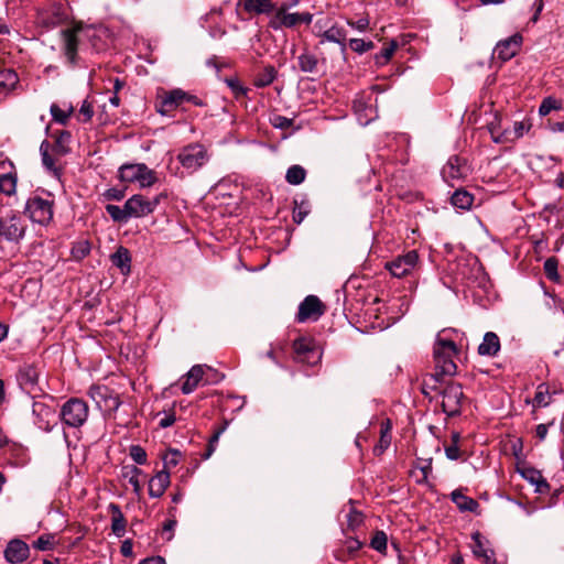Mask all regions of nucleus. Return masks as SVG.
Here are the masks:
<instances>
[{"instance_id": "obj_55", "label": "nucleus", "mask_w": 564, "mask_h": 564, "mask_svg": "<svg viewBox=\"0 0 564 564\" xmlns=\"http://www.w3.org/2000/svg\"><path fill=\"white\" fill-rule=\"evenodd\" d=\"M129 454L134 463H137L139 465H144L147 463V457H148L147 452L140 445H132L130 447Z\"/></svg>"}, {"instance_id": "obj_7", "label": "nucleus", "mask_w": 564, "mask_h": 564, "mask_svg": "<svg viewBox=\"0 0 564 564\" xmlns=\"http://www.w3.org/2000/svg\"><path fill=\"white\" fill-rule=\"evenodd\" d=\"M88 395L96 403L97 408L107 414L115 413L121 404L119 394L105 384L91 386L88 390Z\"/></svg>"}, {"instance_id": "obj_29", "label": "nucleus", "mask_w": 564, "mask_h": 564, "mask_svg": "<svg viewBox=\"0 0 564 564\" xmlns=\"http://www.w3.org/2000/svg\"><path fill=\"white\" fill-rule=\"evenodd\" d=\"M471 538L474 541L471 546L474 555L482 560L484 564H496L494 552L485 546L481 534L479 532H475Z\"/></svg>"}, {"instance_id": "obj_47", "label": "nucleus", "mask_w": 564, "mask_h": 564, "mask_svg": "<svg viewBox=\"0 0 564 564\" xmlns=\"http://www.w3.org/2000/svg\"><path fill=\"white\" fill-rule=\"evenodd\" d=\"M551 393L549 391V387L545 384H540L536 389V392L533 398V406L535 408H544L551 403Z\"/></svg>"}, {"instance_id": "obj_23", "label": "nucleus", "mask_w": 564, "mask_h": 564, "mask_svg": "<svg viewBox=\"0 0 564 564\" xmlns=\"http://www.w3.org/2000/svg\"><path fill=\"white\" fill-rule=\"evenodd\" d=\"M171 484V475L166 470H159L149 480V495L152 498H160L164 495Z\"/></svg>"}, {"instance_id": "obj_26", "label": "nucleus", "mask_w": 564, "mask_h": 564, "mask_svg": "<svg viewBox=\"0 0 564 564\" xmlns=\"http://www.w3.org/2000/svg\"><path fill=\"white\" fill-rule=\"evenodd\" d=\"M500 350V339L494 332H487L484 335L482 341L478 346V354L480 356L495 357Z\"/></svg>"}, {"instance_id": "obj_21", "label": "nucleus", "mask_w": 564, "mask_h": 564, "mask_svg": "<svg viewBox=\"0 0 564 564\" xmlns=\"http://www.w3.org/2000/svg\"><path fill=\"white\" fill-rule=\"evenodd\" d=\"M466 174V166L462 163V160L453 155L448 159L446 164L443 166L442 175L447 183L458 181ZM453 186V184H451Z\"/></svg>"}, {"instance_id": "obj_61", "label": "nucleus", "mask_w": 564, "mask_h": 564, "mask_svg": "<svg viewBox=\"0 0 564 564\" xmlns=\"http://www.w3.org/2000/svg\"><path fill=\"white\" fill-rule=\"evenodd\" d=\"M79 115H82L83 121H89L94 115L93 105L86 99L83 101L82 107L79 109Z\"/></svg>"}, {"instance_id": "obj_1", "label": "nucleus", "mask_w": 564, "mask_h": 564, "mask_svg": "<svg viewBox=\"0 0 564 564\" xmlns=\"http://www.w3.org/2000/svg\"><path fill=\"white\" fill-rule=\"evenodd\" d=\"M458 348L452 339H447L438 333L433 347V359L435 371L438 375L452 377L457 371L454 357L457 356Z\"/></svg>"}, {"instance_id": "obj_32", "label": "nucleus", "mask_w": 564, "mask_h": 564, "mask_svg": "<svg viewBox=\"0 0 564 564\" xmlns=\"http://www.w3.org/2000/svg\"><path fill=\"white\" fill-rule=\"evenodd\" d=\"M451 498L460 511L476 512L479 508V503L475 499L465 496L460 490H454Z\"/></svg>"}, {"instance_id": "obj_36", "label": "nucleus", "mask_w": 564, "mask_h": 564, "mask_svg": "<svg viewBox=\"0 0 564 564\" xmlns=\"http://www.w3.org/2000/svg\"><path fill=\"white\" fill-rule=\"evenodd\" d=\"M276 75L278 72L275 67L272 65H267L254 76L253 85L258 88L267 87L275 80Z\"/></svg>"}, {"instance_id": "obj_50", "label": "nucleus", "mask_w": 564, "mask_h": 564, "mask_svg": "<svg viewBox=\"0 0 564 564\" xmlns=\"http://www.w3.org/2000/svg\"><path fill=\"white\" fill-rule=\"evenodd\" d=\"M50 111L54 121L61 124H66L68 118L73 112V107L70 106L67 110H64L58 105L52 104Z\"/></svg>"}, {"instance_id": "obj_49", "label": "nucleus", "mask_w": 564, "mask_h": 564, "mask_svg": "<svg viewBox=\"0 0 564 564\" xmlns=\"http://www.w3.org/2000/svg\"><path fill=\"white\" fill-rule=\"evenodd\" d=\"M388 536L383 531H376L370 541V546L381 554H386Z\"/></svg>"}, {"instance_id": "obj_54", "label": "nucleus", "mask_w": 564, "mask_h": 564, "mask_svg": "<svg viewBox=\"0 0 564 564\" xmlns=\"http://www.w3.org/2000/svg\"><path fill=\"white\" fill-rule=\"evenodd\" d=\"M158 417H160L159 420V426L161 429H166V427H170L172 426L175 421H176V416H175V412L173 410L171 411H163V412H159L156 414Z\"/></svg>"}, {"instance_id": "obj_57", "label": "nucleus", "mask_w": 564, "mask_h": 564, "mask_svg": "<svg viewBox=\"0 0 564 564\" xmlns=\"http://www.w3.org/2000/svg\"><path fill=\"white\" fill-rule=\"evenodd\" d=\"M271 124L278 129H288L293 124V119L281 115H275L273 118H271Z\"/></svg>"}, {"instance_id": "obj_39", "label": "nucleus", "mask_w": 564, "mask_h": 564, "mask_svg": "<svg viewBox=\"0 0 564 564\" xmlns=\"http://www.w3.org/2000/svg\"><path fill=\"white\" fill-rule=\"evenodd\" d=\"M543 270L545 276L553 283L561 284L562 279L558 273V260L555 257H550L544 261Z\"/></svg>"}, {"instance_id": "obj_8", "label": "nucleus", "mask_w": 564, "mask_h": 564, "mask_svg": "<svg viewBox=\"0 0 564 564\" xmlns=\"http://www.w3.org/2000/svg\"><path fill=\"white\" fill-rule=\"evenodd\" d=\"M166 198L165 193H161L153 197L152 199L147 198L141 194L132 195L129 199H127V212L130 215V218H142L150 214H152L160 202Z\"/></svg>"}, {"instance_id": "obj_24", "label": "nucleus", "mask_w": 564, "mask_h": 564, "mask_svg": "<svg viewBox=\"0 0 564 564\" xmlns=\"http://www.w3.org/2000/svg\"><path fill=\"white\" fill-rule=\"evenodd\" d=\"M17 379L22 389L32 392L37 384L39 371L33 365H24L19 369Z\"/></svg>"}, {"instance_id": "obj_15", "label": "nucleus", "mask_w": 564, "mask_h": 564, "mask_svg": "<svg viewBox=\"0 0 564 564\" xmlns=\"http://www.w3.org/2000/svg\"><path fill=\"white\" fill-rule=\"evenodd\" d=\"M185 91L181 88L162 90L156 98L155 108L162 116H169L185 102Z\"/></svg>"}, {"instance_id": "obj_10", "label": "nucleus", "mask_w": 564, "mask_h": 564, "mask_svg": "<svg viewBox=\"0 0 564 564\" xmlns=\"http://www.w3.org/2000/svg\"><path fill=\"white\" fill-rule=\"evenodd\" d=\"M440 395H442V409L446 415L456 416L460 413L464 392L459 383L446 382Z\"/></svg>"}, {"instance_id": "obj_45", "label": "nucleus", "mask_w": 564, "mask_h": 564, "mask_svg": "<svg viewBox=\"0 0 564 564\" xmlns=\"http://www.w3.org/2000/svg\"><path fill=\"white\" fill-rule=\"evenodd\" d=\"M106 210L113 221L127 223L130 219V215L127 212V203H124L123 207L109 204L106 206Z\"/></svg>"}, {"instance_id": "obj_37", "label": "nucleus", "mask_w": 564, "mask_h": 564, "mask_svg": "<svg viewBox=\"0 0 564 564\" xmlns=\"http://www.w3.org/2000/svg\"><path fill=\"white\" fill-rule=\"evenodd\" d=\"M451 203L456 208L469 209L474 203V196L465 189H456L451 197Z\"/></svg>"}, {"instance_id": "obj_42", "label": "nucleus", "mask_w": 564, "mask_h": 564, "mask_svg": "<svg viewBox=\"0 0 564 564\" xmlns=\"http://www.w3.org/2000/svg\"><path fill=\"white\" fill-rule=\"evenodd\" d=\"M182 453L177 449L170 448L162 455L163 460V469L169 474L173 468H175L181 462Z\"/></svg>"}, {"instance_id": "obj_20", "label": "nucleus", "mask_w": 564, "mask_h": 564, "mask_svg": "<svg viewBox=\"0 0 564 564\" xmlns=\"http://www.w3.org/2000/svg\"><path fill=\"white\" fill-rule=\"evenodd\" d=\"M40 153L44 167L51 172L53 176L59 178L62 167L58 164V161L62 156L55 155V153L51 151V143L47 140L42 141L40 145Z\"/></svg>"}, {"instance_id": "obj_63", "label": "nucleus", "mask_w": 564, "mask_h": 564, "mask_svg": "<svg viewBox=\"0 0 564 564\" xmlns=\"http://www.w3.org/2000/svg\"><path fill=\"white\" fill-rule=\"evenodd\" d=\"M348 25H350L351 28L360 31V32H364L368 29L369 26V19L367 18H361L359 19L358 21H348Z\"/></svg>"}, {"instance_id": "obj_11", "label": "nucleus", "mask_w": 564, "mask_h": 564, "mask_svg": "<svg viewBox=\"0 0 564 564\" xmlns=\"http://www.w3.org/2000/svg\"><path fill=\"white\" fill-rule=\"evenodd\" d=\"M419 265V253L415 250H410L404 254L398 256L391 261H388L384 268L394 278H404L410 275Z\"/></svg>"}, {"instance_id": "obj_53", "label": "nucleus", "mask_w": 564, "mask_h": 564, "mask_svg": "<svg viewBox=\"0 0 564 564\" xmlns=\"http://www.w3.org/2000/svg\"><path fill=\"white\" fill-rule=\"evenodd\" d=\"M349 46L354 52L362 54L365 52L372 50L375 44L371 41L366 42L361 39H351L349 41Z\"/></svg>"}, {"instance_id": "obj_60", "label": "nucleus", "mask_w": 564, "mask_h": 564, "mask_svg": "<svg viewBox=\"0 0 564 564\" xmlns=\"http://www.w3.org/2000/svg\"><path fill=\"white\" fill-rule=\"evenodd\" d=\"M51 538L47 535H41L33 544L36 550L47 551L52 549Z\"/></svg>"}, {"instance_id": "obj_44", "label": "nucleus", "mask_w": 564, "mask_h": 564, "mask_svg": "<svg viewBox=\"0 0 564 564\" xmlns=\"http://www.w3.org/2000/svg\"><path fill=\"white\" fill-rule=\"evenodd\" d=\"M398 48V42L395 40H392L386 45L380 53L376 54L375 61L377 65H386L391 57L393 56L394 52Z\"/></svg>"}, {"instance_id": "obj_38", "label": "nucleus", "mask_w": 564, "mask_h": 564, "mask_svg": "<svg viewBox=\"0 0 564 564\" xmlns=\"http://www.w3.org/2000/svg\"><path fill=\"white\" fill-rule=\"evenodd\" d=\"M70 133L68 131H61L55 139V143L51 144V151L55 153V155L64 156L69 152V143Z\"/></svg>"}, {"instance_id": "obj_46", "label": "nucleus", "mask_w": 564, "mask_h": 564, "mask_svg": "<svg viewBox=\"0 0 564 564\" xmlns=\"http://www.w3.org/2000/svg\"><path fill=\"white\" fill-rule=\"evenodd\" d=\"M90 252V242L87 239H82L73 243L70 254L73 259L80 261L86 258Z\"/></svg>"}, {"instance_id": "obj_41", "label": "nucleus", "mask_w": 564, "mask_h": 564, "mask_svg": "<svg viewBox=\"0 0 564 564\" xmlns=\"http://www.w3.org/2000/svg\"><path fill=\"white\" fill-rule=\"evenodd\" d=\"M306 177V171L301 165H292L288 169L285 180L291 185H300Z\"/></svg>"}, {"instance_id": "obj_35", "label": "nucleus", "mask_w": 564, "mask_h": 564, "mask_svg": "<svg viewBox=\"0 0 564 564\" xmlns=\"http://www.w3.org/2000/svg\"><path fill=\"white\" fill-rule=\"evenodd\" d=\"M299 68L303 73H316L318 67V58L315 54L304 50L297 57Z\"/></svg>"}, {"instance_id": "obj_59", "label": "nucleus", "mask_w": 564, "mask_h": 564, "mask_svg": "<svg viewBox=\"0 0 564 564\" xmlns=\"http://www.w3.org/2000/svg\"><path fill=\"white\" fill-rule=\"evenodd\" d=\"M175 525H176V520H174V519H170L164 522L163 528H162V536L164 540H166V541L172 540L173 530H174Z\"/></svg>"}, {"instance_id": "obj_2", "label": "nucleus", "mask_w": 564, "mask_h": 564, "mask_svg": "<svg viewBox=\"0 0 564 564\" xmlns=\"http://www.w3.org/2000/svg\"><path fill=\"white\" fill-rule=\"evenodd\" d=\"M63 40V52L70 64H75L79 44L84 39H91L97 35V31L93 26L75 25L61 32Z\"/></svg>"}, {"instance_id": "obj_4", "label": "nucleus", "mask_w": 564, "mask_h": 564, "mask_svg": "<svg viewBox=\"0 0 564 564\" xmlns=\"http://www.w3.org/2000/svg\"><path fill=\"white\" fill-rule=\"evenodd\" d=\"M26 231V225L21 215L9 209L0 214V237L8 242H20Z\"/></svg>"}, {"instance_id": "obj_56", "label": "nucleus", "mask_w": 564, "mask_h": 564, "mask_svg": "<svg viewBox=\"0 0 564 564\" xmlns=\"http://www.w3.org/2000/svg\"><path fill=\"white\" fill-rule=\"evenodd\" d=\"M530 128L529 124H525L523 121H516L513 123V130L512 131H508V133H510V138L511 140L509 142H513L518 139H520L525 131H528Z\"/></svg>"}, {"instance_id": "obj_5", "label": "nucleus", "mask_w": 564, "mask_h": 564, "mask_svg": "<svg viewBox=\"0 0 564 564\" xmlns=\"http://www.w3.org/2000/svg\"><path fill=\"white\" fill-rule=\"evenodd\" d=\"M89 415L88 404L78 398H70L61 408L58 417L68 427L78 429L83 426Z\"/></svg>"}, {"instance_id": "obj_13", "label": "nucleus", "mask_w": 564, "mask_h": 564, "mask_svg": "<svg viewBox=\"0 0 564 564\" xmlns=\"http://www.w3.org/2000/svg\"><path fill=\"white\" fill-rule=\"evenodd\" d=\"M36 19L39 24L52 29L64 23L68 19V13L62 2H53L39 9Z\"/></svg>"}, {"instance_id": "obj_18", "label": "nucleus", "mask_w": 564, "mask_h": 564, "mask_svg": "<svg viewBox=\"0 0 564 564\" xmlns=\"http://www.w3.org/2000/svg\"><path fill=\"white\" fill-rule=\"evenodd\" d=\"M523 37L521 34L516 33L506 40L497 43L494 50V56L501 62H507L514 57L521 48Z\"/></svg>"}, {"instance_id": "obj_9", "label": "nucleus", "mask_w": 564, "mask_h": 564, "mask_svg": "<svg viewBox=\"0 0 564 564\" xmlns=\"http://www.w3.org/2000/svg\"><path fill=\"white\" fill-rule=\"evenodd\" d=\"M209 159L206 148L199 143H192L184 147L178 155L177 160L182 166L192 172L200 169Z\"/></svg>"}, {"instance_id": "obj_6", "label": "nucleus", "mask_w": 564, "mask_h": 564, "mask_svg": "<svg viewBox=\"0 0 564 564\" xmlns=\"http://www.w3.org/2000/svg\"><path fill=\"white\" fill-rule=\"evenodd\" d=\"M119 177L126 183H139L142 188L150 187L158 181L156 173L144 163L123 164L119 169Z\"/></svg>"}, {"instance_id": "obj_25", "label": "nucleus", "mask_w": 564, "mask_h": 564, "mask_svg": "<svg viewBox=\"0 0 564 564\" xmlns=\"http://www.w3.org/2000/svg\"><path fill=\"white\" fill-rule=\"evenodd\" d=\"M205 370L202 365L193 366L188 372L184 376V382L182 384V392L184 394L192 393L203 380Z\"/></svg>"}, {"instance_id": "obj_34", "label": "nucleus", "mask_w": 564, "mask_h": 564, "mask_svg": "<svg viewBox=\"0 0 564 564\" xmlns=\"http://www.w3.org/2000/svg\"><path fill=\"white\" fill-rule=\"evenodd\" d=\"M391 423L390 420H386L381 423L380 427V440L378 444L373 447V454L376 456H380L389 446L391 443Z\"/></svg>"}, {"instance_id": "obj_22", "label": "nucleus", "mask_w": 564, "mask_h": 564, "mask_svg": "<svg viewBox=\"0 0 564 564\" xmlns=\"http://www.w3.org/2000/svg\"><path fill=\"white\" fill-rule=\"evenodd\" d=\"M444 377L443 375H438L436 371L434 373H429L423 377L421 382V392L429 397L430 399L434 398L435 394H441L444 388Z\"/></svg>"}, {"instance_id": "obj_19", "label": "nucleus", "mask_w": 564, "mask_h": 564, "mask_svg": "<svg viewBox=\"0 0 564 564\" xmlns=\"http://www.w3.org/2000/svg\"><path fill=\"white\" fill-rule=\"evenodd\" d=\"M29 555V545L20 539H13L9 541L4 550V558L10 564L23 563L28 560Z\"/></svg>"}, {"instance_id": "obj_51", "label": "nucleus", "mask_w": 564, "mask_h": 564, "mask_svg": "<svg viewBox=\"0 0 564 564\" xmlns=\"http://www.w3.org/2000/svg\"><path fill=\"white\" fill-rule=\"evenodd\" d=\"M562 108L561 100L553 98V97H546L542 100L540 107H539V113L540 116H546L552 110H560Z\"/></svg>"}, {"instance_id": "obj_33", "label": "nucleus", "mask_w": 564, "mask_h": 564, "mask_svg": "<svg viewBox=\"0 0 564 564\" xmlns=\"http://www.w3.org/2000/svg\"><path fill=\"white\" fill-rule=\"evenodd\" d=\"M322 37L321 43L323 44L325 41L333 42L341 45V51L345 52L346 50V32L343 28H339L337 25H332L327 30H325L321 35Z\"/></svg>"}, {"instance_id": "obj_27", "label": "nucleus", "mask_w": 564, "mask_h": 564, "mask_svg": "<svg viewBox=\"0 0 564 564\" xmlns=\"http://www.w3.org/2000/svg\"><path fill=\"white\" fill-rule=\"evenodd\" d=\"M279 7L272 0H245L243 9L248 13L273 14Z\"/></svg>"}, {"instance_id": "obj_52", "label": "nucleus", "mask_w": 564, "mask_h": 564, "mask_svg": "<svg viewBox=\"0 0 564 564\" xmlns=\"http://www.w3.org/2000/svg\"><path fill=\"white\" fill-rule=\"evenodd\" d=\"M227 86L231 89L235 98H240L247 95L248 88H246L237 77H228L225 79Z\"/></svg>"}, {"instance_id": "obj_62", "label": "nucleus", "mask_w": 564, "mask_h": 564, "mask_svg": "<svg viewBox=\"0 0 564 564\" xmlns=\"http://www.w3.org/2000/svg\"><path fill=\"white\" fill-rule=\"evenodd\" d=\"M445 454H446V457L452 460H457L462 456L460 449H459L458 445H456V444H451V445L446 446Z\"/></svg>"}, {"instance_id": "obj_40", "label": "nucleus", "mask_w": 564, "mask_h": 564, "mask_svg": "<svg viewBox=\"0 0 564 564\" xmlns=\"http://www.w3.org/2000/svg\"><path fill=\"white\" fill-rule=\"evenodd\" d=\"M293 220L300 225L311 212V204L307 198L301 200L294 199L293 202Z\"/></svg>"}, {"instance_id": "obj_30", "label": "nucleus", "mask_w": 564, "mask_h": 564, "mask_svg": "<svg viewBox=\"0 0 564 564\" xmlns=\"http://www.w3.org/2000/svg\"><path fill=\"white\" fill-rule=\"evenodd\" d=\"M19 83L18 74L11 68L0 70V98L8 96V94L15 88Z\"/></svg>"}, {"instance_id": "obj_14", "label": "nucleus", "mask_w": 564, "mask_h": 564, "mask_svg": "<svg viewBox=\"0 0 564 564\" xmlns=\"http://www.w3.org/2000/svg\"><path fill=\"white\" fill-rule=\"evenodd\" d=\"M297 3L299 0L280 3L275 12L271 15L269 26L273 30H280L282 28H294L297 25L300 23L299 12H288L290 8L295 7Z\"/></svg>"}, {"instance_id": "obj_17", "label": "nucleus", "mask_w": 564, "mask_h": 564, "mask_svg": "<svg viewBox=\"0 0 564 564\" xmlns=\"http://www.w3.org/2000/svg\"><path fill=\"white\" fill-rule=\"evenodd\" d=\"M325 307L321 300L315 295H307L299 305L296 321L305 323L307 321H317L324 314Z\"/></svg>"}, {"instance_id": "obj_3", "label": "nucleus", "mask_w": 564, "mask_h": 564, "mask_svg": "<svg viewBox=\"0 0 564 564\" xmlns=\"http://www.w3.org/2000/svg\"><path fill=\"white\" fill-rule=\"evenodd\" d=\"M24 212L31 221L47 226L54 216V198L50 193L46 197L33 195L28 198Z\"/></svg>"}, {"instance_id": "obj_28", "label": "nucleus", "mask_w": 564, "mask_h": 564, "mask_svg": "<svg viewBox=\"0 0 564 564\" xmlns=\"http://www.w3.org/2000/svg\"><path fill=\"white\" fill-rule=\"evenodd\" d=\"M111 513V531L117 538H122L126 533L127 520L117 503L109 505Z\"/></svg>"}, {"instance_id": "obj_48", "label": "nucleus", "mask_w": 564, "mask_h": 564, "mask_svg": "<svg viewBox=\"0 0 564 564\" xmlns=\"http://www.w3.org/2000/svg\"><path fill=\"white\" fill-rule=\"evenodd\" d=\"M490 137L495 143H505L511 140L508 130L500 131L498 120H495L488 126Z\"/></svg>"}, {"instance_id": "obj_58", "label": "nucleus", "mask_w": 564, "mask_h": 564, "mask_svg": "<svg viewBox=\"0 0 564 564\" xmlns=\"http://www.w3.org/2000/svg\"><path fill=\"white\" fill-rule=\"evenodd\" d=\"M225 427H220L218 430H216L214 432V434L212 435V437L209 438V442H208V447H207V453L205 455L206 458H208L215 451L216 448V444L219 440V436L221 435V433L224 432Z\"/></svg>"}, {"instance_id": "obj_31", "label": "nucleus", "mask_w": 564, "mask_h": 564, "mask_svg": "<svg viewBox=\"0 0 564 564\" xmlns=\"http://www.w3.org/2000/svg\"><path fill=\"white\" fill-rule=\"evenodd\" d=\"M111 262L117 267L122 274L127 275L131 271V256L127 248L119 247L117 251L111 254Z\"/></svg>"}, {"instance_id": "obj_12", "label": "nucleus", "mask_w": 564, "mask_h": 564, "mask_svg": "<svg viewBox=\"0 0 564 564\" xmlns=\"http://www.w3.org/2000/svg\"><path fill=\"white\" fill-rule=\"evenodd\" d=\"M296 359L308 365H316L322 358V351L312 337H299L293 341Z\"/></svg>"}, {"instance_id": "obj_16", "label": "nucleus", "mask_w": 564, "mask_h": 564, "mask_svg": "<svg viewBox=\"0 0 564 564\" xmlns=\"http://www.w3.org/2000/svg\"><path fill=\"white\" fill-rule=\"evenodd\" d=\"M32 413L35 417L34 424L44 432H51L57 424L56 411L43 401H35L32 405Z\"/></svg>"}, {"instance_id": "obj_43", "label": "nucleus", "mask_w": 564, "mask_h": 564, "mask_svg": "<svg viewBox=\"0 0 564 564\" xmlns=\"http://www.w3.org/2000/svg\"><path fill=\"white\" fill-rule=\"evenodd\" d=\"M17 191V176L12 173L0 175V193L11 196Z\"/></svg>"}, {"instance_id": "obj_64", "label": "nucleus", "mask_w": 564, "mask_h": 564, "mask_svg": "<svg viewBox=\"0 0 564 564\" xmlns=\"http://www.w3.org/2000/svg\"><path fill=\"white\" fill-rule=\"evenodd\" d=\"M105 196L108 199L121 200L124 197V192L117 188H110L106 192Z\"/></svg>"}]
</instances>
